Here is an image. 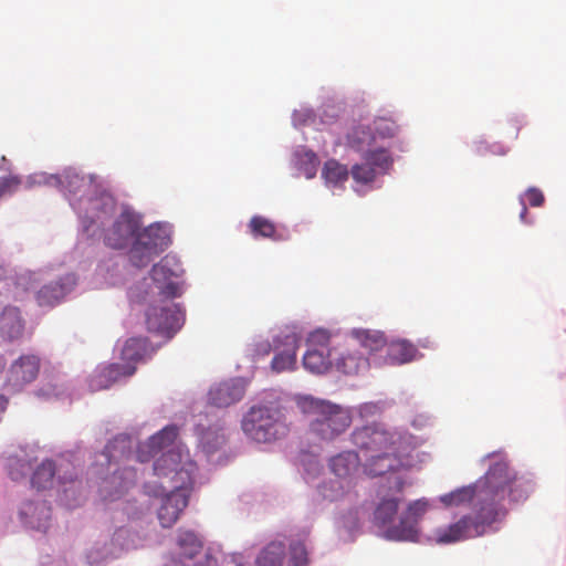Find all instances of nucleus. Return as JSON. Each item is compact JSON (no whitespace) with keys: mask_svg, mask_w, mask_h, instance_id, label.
<instances>
[{"mask_svg":"<svg viewBox=\"0 0 566 566\" xmlns=\"http://www.w3.org/2000/svg\"><path fill=\"white\" fill-rule=\"evenodd\" d=\"M139 228V218L125 210L115 220L112 228L107 230L104 238L105 244L113 249H123L133 237L136 238Z\"/></svg>","mask_w":566,"mask_h":566,"instance_id":"15","label":"nucleus"},{"mask_svg":"<svg viewBox=\"0 0 566 566\" xmlns=\"http://www.w3.org/2000/svg\"><path fill=\"white\" fill-rule=\"evenodd\" d=\"M331 471L340 479H349L360 467V459L355 451H344L329 460Z\"/></svg>","mask_w":566,"mask_h":566,"instance_id":"28","label":"nucleus"},{"mask_svg":"<svg viewBox=\"0 0 566 566\" xmlns=\"http://www.w3.org/2000/svg\"><path fill=\"white\" fill-rule=\"evenodd\" d=\"M69 482H73V476L67 478Z\"/></svg>","mask_w":566,"mask_h":566,"instance_id":"53","label":"nucleus"},{"mask_svg":"<svg viewBox=\"0 0 566 566\" xmlns=\"http://www.w3.org/2000/svg\"><path fill=\"white\" fill-rule=\"evenodd\" d=\"M526 198L532 207H541L544 203V195L537 188H530L526 191Z\"/></svg>","mask_w":566,"mask_h":566,"instance_id":"43","label":"nucleus"},{"mask_svg":"<svg viewBox=\"0 0 566 566\" xmlns=\"http://www.w3.org/2000/svg\"><path fill=\"white\" fill-rule=\"evenodd\" d=\"M25 474V471H21V473H14L13 471H10V475H11V479L12 480H18L20 478V475H24Z\"/></svg>","mask_w":566,"mask_h":566,"instance_id":"50","label":"nucleus"},{"mask_svg":"<svg viewBox=\"0 0 566 566\" xmlns=\"http://www.w3.org/2000/svg\"><path fill=\"white\" fill-rule=\"evenodd\" d=\"M0 400L6 405L7 400L3 397H0Z\"/></svg>","mask_w":566,"mask_h":566,"instance_id":"52","label":"nucleus"},{"mask_svg":"<svg viewBox=\"0 0 566 566\" xmlns=\"http://www.w3.org/2000/svg\"><path fill=\"white\" fill-rule=\"evenodd\" d=\"M56 469L52 461L46 460L34 471L31 483L38 490H45L53 485Z\"/></svg>","mask_w":566,"mask_h":566,"instance_id":"36","label":"nucleus"},{"mask_svg":"<svg viewBox=\"0 0 566 566\" xmlns=\"http://www.w3.org/2000/svg\"><path fill=\"white\" fill-rule=\"evenodd\" d=\"M412 481L405 476H396L394 482H391V491L396 493H401L406 486H411Z\"/></svg>","mask_w":566,"mask_h":566,"instance_id":"45","label":"nucleus"},{"mask_svg":"<svg viewBox=\"0 0 566 566\" xmlns=\"http://www.w3.org/2000/svg\"><path fill=\"white\" fill-rule=\"evenodd\" d=\"M376 138L365 127H357L348 135V145L365 154L366 164L355 165L352 176L355 181L368 184L374 180L377 172H386L389 165V155L386 149H371Z\"/></svg>","mask_w":566,"mask_h":566,"instance_id":"4","label":"nucleus"},{"mask_svg":"<svg viewBox=\"0 0 566 566\" xmlns=\"http://www.w3.org/2000/svg\"><path fill=\"white\" fill-rule=\"evenodd\" d=\"M40 371V358L35 355H22L10 367L7 386L12 391H19L32 382Z\"/></svg>","mask_w":566,"mask_h":566,"instance_id":"17","label":"nucleus"},{"mask_svg":"<svg viewBox=\"0 0 566 566\" xmlns=\"http://www.w3.org/2000/svg\"><path fill=\"white\" fill-rule=\"evenodd\" d=\"M170 244L167 227L154 223L137 232L136 239L129 250V260L136 268L147 266L155 256Z\"/></svg>","mask_w":566,"mask_h":566,"instance_id":"7","label":"nucleus"},{"mask_svg":"<svg viewBox=\"0 0 566 566\" xmlns=\"http://www.w3.org/2000/svg\"><path fill=\"white\" fill-rule=\"evenodd\" d=\"M4 274L3 266L0 264V277Z\"/></svg>","mask_w":566,"mask_h":566,"instance_id":"51","label":"nucleus"},{"mask_svg":"<svg viewBox=\"0 0 566 566\" xmlns=\"http://www.w3.org/2000/svg\"><path fill=\"white\" fill-rule=\"evenodd\" d=\"M184 312L177 304L164 302L151 305L146 312L147 329L166 337H171L184 324Z\"/></svg>","mask_w":566,"mask_h":566,"instance_id":"11","label":"nucleus"},{"mask_svg":"<svg viewBox=\"0 0 566 566\" xmlns=\"http://www.w3.org/2000/svg\"><path fill=\"white\" fill-rule=\"evenodd\" d=\"M22 521L31 528L45 530L51 517V509L44 502H25L20 509Z\"/></svg>","mask_w":566,"mask_h":566,"instance_id":"26","label":"nucleus"},{"mask_svg":"<svg viewBox=\"0 0 566 566\" xmlns=\"http://www.w3.org/2000/svg\"><path fill=\"white\" fill-rule=\"evenodd\" d=\"M154 472L159 479L165 480L160 483L159 490L153 492L155 496H163L157 513L158 520L163 527H171L188 505L197 464L188 451L177 448L164 452L155 461Z\"/></svg>","mask_w":566,"mask_h":566,"instance_id":"1","label":"nucleus"},{"mask_svg":"<svg viewBox=\"0 0 566 566\" xmlns=\"http://www.w3.org/2000/svg\"><path fill=\"white\" fill-rule=\"evenodd\" d=\"M184 273L180 261L171 254L165 255L151 269V279L159 289V295L165 300H171L181 295V285L170 281L171 277H178Z\"/></svg>","mask_w":566,"mask_h":566,"instance_id":"14","label":"nucleus"},{"mask_svg":"<svg viewBox=\"0 0 566 566\" xmlns=\"http://www.w3.org/2000/svg\"><path fill=\"white\" fill-rule=\"evenodd\" d=\"M297 407L307 419L308 433L318 441L335 440L353 421L348 408L329 400L305 396L297 399Z\"/></svg>","mask_w":566,"mask_h":566,"instance_id":"3","label":"nucleus"},{"mask_svg":"<svg viewBox=\"0 0 566 566\" xmlns=\"http://www.w3.org/2000/svg\"><path fill=\"white\" fill-rule=\"evenodd\" d=\"M301 335L294 331L286 329L276 337V342L283 345L272 359V369L276 373L294 370L296 366V352L300 347Z\"/></svg>","mask_w":566,"mask_h":566,"instance_id":"19","label":"nucleus"},{"mask_svg":"<svg viewBox=\"0 0 566 566\" xmlns=\"http://www.w3.org/2000/svg\"><path fill=\"white\" fill-rule=\"evenodd\" d=\"M526 216H527V208L526 206L523 203V207H522V210H521V213H520V219L522 222L524 223H527L528 221L526 220Z\"/></svg>","mask_w":566,"mask_h":566,"instance_id":"48","label":"nucleus"},{"mask_svg":"<svg viewBox=\"0 0 566 566\" xmlns=\"http://www.w3.org/2000/svg\"><path fill=\"white\" fill-rule=\"evenodd\" d=\"M244 394V380L242 378H233L212 387L208 394V401L214 407L226 408L240 401Z\"/></svg>","mask_w":566,"mask_h":566,"instance_id":"20","label":"nucleus"},{"mask_svg":"<svg viewBox=\"0 0 566 566\" xmlns=\"http://www.w3.org/2000/svg\"><path fill=\"white\" fill-rule=\"evenodd\" d=\"M322 176L327 182L338 185L347 180L348 170L345 165L335 159H329L324 165Z\"/></svg>","mask_w":566,"mask_h":566,"instance_id":"38","label":"nucleus"},{"mask_svg":"<svg viewBox=\"0 0 566 566\" xmlns=\"http://www.w3.org/2000/svg\"><path fill=\"white\" fill-rule=\"evenodd\" d=\"M75 285L76 276L72 273L66 274L59 281L42 286L36 293V301L40 306H53Z\"/></svg>","mask_w":566,"mask_h":566,"instance_id":"22","label":"nucleus"},{"mask_svg":"<svg viewBox=\"0 0 566 566\" xmlns=\"http://www.w3.org/2000/svg\"><path fill=\"white\" fill-rule=\"evenodd\" d=\"M430 506L426 497L410 502L399 515L398 523L391 525V541L417 542L420 535L419 523Z\"/></svg>","mask_w":566,"mask_h":566,"instance_id":"10","label":"nucleus"},{"mask_svg":"<svg viewBox=\"0 0 566 566\" xmlns=\"http://www.w3.org/2000/svg\"><path fill=\"white\" fill-rule=\"evenodd\" d=\"M333 366L345 375H357L368 367L367 358L356 348H344L334 357Z\"/></svg>","mask_w":566,"mask_h":566,"instance_id":"25","label":"nucleus"},{"mask_svg":"<svg viewBox=\"0 0 566 566\" xmlns=\"http://www.w3.org/2000/svg\"><path fill=\"white\" fill-rule=\"evenodd\" d=\"M150 344L146 337H130L126 340L120 358L124 365H133L143 360L149 353Z\"/></svg>","mask_w":566,"mask_h":566,"instance_id":"30","label":"nucleus"},{"mask_svg":"<svg viewBox=\"0 0 566 566\" xmlns=\"http://www.w3.org/2000/svg\"><path fill=\"white\" fill-rule=\"evenodd\" d=\"M178 437L176 426H167L158 433L151 436L148 441L138 448L137 458L140 462H147L157 452L169 447Z\"/></svg>","mask_w":566,"mask_h":566,"instance_id":"23","label":"nucleus"},{"mask_svg":"<svg viewBox=\"0 0 566 566\" xmlns=\"http://www.w3.org/2000/svg\"><path fill=\"white\" fill-rule=\"evenodd\" d=\"M130 449V438L127 436H118L105 447L104 454L111 463L113 460L128 459Z\"/></svg>","mask_w":566,"mask_h":566,"instance_id":"35","label":"nucleus"},{"mask_svg":"<svg viewBox=\"0 0 566 566\" xmlns=\"http://www.w3.org/2000/svg\"><path fill=\"white\" fill-rule=\"evenodd\" d=\"M20 184L19 179L15 177H4L0 178V198L10 192L13 188H15Z\"/></svg>","mask_w":566,"mask_h":566,"instance_id":"44","label":"nucleus"},{"mask_svg":"<svg viewBox=\"0 0 566 566\" xmlns=\"http://www.w3.org/2000/svg\"><path fill=\"white\" fill-rule=\"evenodd\" d=\"M308 549L304 541L294 539L290 543L287 566H307Z\"/></svg>","mask_w":566,"mask_h":566,"instance_id":"39","label":"nucleus"},{"mask_svg":"<svg viewBox=\"0 0 566 566\" xmlns=\"http://www.w3.org/2000/svg\"><path fill=\"white\" fill-rule=\"evenodd\" d=\"M136 371L133 365L108 364L98 367L90 377L88 386L92 391L109 388L120 377H129Z\"/></svg>","mask_w":566,"mask_h":566,"instance_id":"21","label":"nucleus"},{"mask_svg":"<svg viewBox=\"0 0 566 566\" xmlns=\"http://www.w3.org/2000/svg\"><path fill=\"white\" fill-rule=\"evenodd\" d=\"M354 336L358 344L369 352H377L386 345V337L380 332L356 331Z\"/></svg>","mask_w":566,"mask_h":566,"instance_id":"37","label":"nucleus"},{"mask_svg":"<svg viewBox=\"0 0 566 566\" xmlns=\"http://www.w3.org/2000/svg\"><path fill=\"white\" fill-rule=\"evenodd\" d=\"M286 547L282 541H272L264 546L255 559V566H282Z\"/></svg>","mask_w":566,"mask_h":566,"instance_id":"32","label":"nucleus"},{"mask_svg":"<svg viewBox=\"0 0 566 566\" xmlns=\"http://www.w3.org/2000/svg\"><path fill=\"white\" fill-rule=\"evenodd\" d=\"M400 502H401L400 497L394 496L391 494V500H390V503H391V514L398 511V506H399Z\"/></svg>","mask_w":566,"mask_h":566,"instance_id":"47","label":"nucleus"},{"mask_svg":"<svg viewBox=\"0 0 566 566\" xmlns=\"http://www.w3.org/2000/svg\"><path fill=\"white\" fill-rule=\"evenodd\" d=\"M202 542L190 531H180L177 536L176 548L169 554L164 566H218L217 559L210 554H205L202 559L195 560L201 554ZM240 554L233 555L237 566H242L239 562Z\"/></svg>","mask_w":566,"mask_h":566,"instance_id":"8","label":"nucleus"},{"mask_svg":"<svg viewBox=\"0 0 566 566\" xmlns=\"http://www.w3.org/2000/svg\"><path fill=\"white\" fill-rule=\"evenodd\" d=\"M489 468L483 476L476 481L479 488V501L484 503L481 509L496 511V522L506 514L503 506L505 499L512 502L525 501L533 490L530 479L518 474L502 454H488Z\"/></svg>","mask_w":566,"mask_h":566,"instance_id":"2","label":"nucleus"},{"mask_svg":"<svg viewBox=\"0 0 566 566\" xmlns=\"http://www.w3.org/2000/svg\"><path fill=\"white\" fill-rule=\"evenodd\" d=\"M39 396H44V397H51V396H57V392H53L51 394L50 391H46L44 390L43 388L39 390Z\"/></svg>","mask_w":566,"mask_h":566,"instance_id":"49","label":"nucleus"},{"mask_svg":"<svg viewBox=\"0 0 566 566\" xmlns=\"http://www.w3.org/2000/svg\"><path fill=\"white\" fill-rule=\"evenodd\" d=\"M202 442L205 444V448H207V452H212L213 449L218 448L224 442V437L222 434L216 436V444L213 447H208V433L202 437Z\"/></svg>","mask_w":566,"mask_h":566,"instance_id":"46","label":"nucleus"},{"mask_svg":"<svg viewBox=\"0 0 566 566\" xmlns=\"http://www.w3.org/2000/svg\"><path fill=\"white\" fill-rule=\"evenodd\" d=\"M248 228L253 238L279 239L275 224L265 217L253 216L248 223Z\"/></svg>","mask_w":566,"mask_h":566,"instance_id":"33","label":"nucleus"},{"mask_svg":"<svg viewBox=\"0 0 566 566\" xmlns=\"http://www.w3.org/2000/svg\"><path fill=\"white\" fill-rule=\"evenodd\" d=\"M133 534L128 528L119 527L116 530L112 537V545L119 551L128 549L133 546Z\"/></svg>","mask_w":566,"mask_h":566,"instance_id":"42","label":"nucleus"},{"mask_svg":"<svg viewBox=\"0 0 566 566\" xmlns=\"http://www.w3.org/2000/svg\"><path fill=\"white\" fill-rule=\"evenodd\" d=\"M45 184L61 187L69 193V200L74 208V201L83 200L92 193H97L102 182L93 175H80L75 171H65L61 176H50L44 180Z\"/></svg>","mask_w":566,"mask_h":566,"instance_id":"13","label":"nucleus"},{"mask_svg":"<svg viewBox=\"0 0 566 566\" xmlns=\"http://www.w3.org/2000/svg\"><path fill=\"white\" fill-rule=\"evenodd\" d=\"M363 470L369 478L382 476L389 472L388 453H370L363 464Z\"/></svg>","mask_w":566,"mask_h":566,"instance_id":"34","label":"nucleus"},{"mask_svg":"<svg viewBox=\"0 0 566 566\" xmlns=\"http://www.w3.org/2000/svg\"><path fill=\"white\" fill-rule=\"evenodd\" d=\"M136 483V471L132 468H124L115 471L109 479L104 482L103 491L115 488V492H108L105 499L116 500Z\"/></svg>","mask_w":566,"mask_h":566,"instance_id":"27","label":"nucleus"},{"mask_svg":"<svg viewBox=\"0 0 566 566\" xmlns=\"http://www.w3.org/2000/svg\"><path fill=\"white\" fill-rule=\"evenodd\" d=\"M23 332V322L17 307H7L0 316L1 335L13 340L19 338Z\"/></svg>","mask_w":566,"mask_h":566,"instance_id":"29","label":"nucleus"},{"mask_svg":"<svg viewBox=\"0 0 566 566\" xmlns=\"http://www.w3.org/2000/svg\"><path fill=\"white\" fill-rule=\"evenodd\" d=\"M353 443L370 453H388L389 434L384 427L378 424H369L357 428L352 433Z\"/></svg>","mask_w":566,"mask_h":566,"instance_id":"16","label":"nucleus"},{"mask_svg":"<svg viewBox=\"0 0 566 566\" xmlns=\"http://www.w3.org/2000/svg\"><path fill=\"white\" fill-rule=\"evenodd\" d=\"M496 523V511L481 509L473 515H463L455 523L434 531V541L438 544H452L468 538L479 537Z\"/></svg>","mask_w":566,"mask_h":566,"instance_id":"6","label":"nucleus"},{"mask_svg":"<svg viewBox=\"0 0 566 566\" xmlns=\"http://www.w3.org/2000/svg\"><path fill=\"white\" fill-rule=\"evenodd\" d=\"M391 473L409 471L419 462L417 441L411 434L399 436L391 443Z\"/></svg>","mask_w":566,"mask_h":566,"instance_id":"18","label":"nucleus"},{"mask_svg":"<svg viewBox=\"0 0 566 566\" xmlns=\"http://www.w3.org/2000/svg\"><path fill=\"white\" fill-rule=\"evenodd\" d=\"M374 523L380 528V535L389 538V502L382 499L381 503L376 507L374 513Z\"/></svg>","mask_w":566,"mask_h":566,"instance_id":"40","label":"nucleus"},{"mask_svg":"<svg viewBox=\"0 0 566 566\" xmlns=\"http://www.w3.org/2000/svg\"><path fill=\"white\" fill-rule=\"evenodd\" d=\"M331 336L326 331L318 329L308 337V349L303 356V366L312 374L322 375L332 367V349L329 348Z\"/></svg>","mask_w":566,"mask_h":566,"instance_id":"12","label":"nucleus"},{"mask_svg":"<svg viewBox=\"0 0 566 566\" xmlns=\"http://www.w3.org/2000/svg\"><path fill=\"white\" fill-rule=\"evenodd\" d=\"M241 427L248 438L259 443L275 441L289 432L281 412L269 407H252L243 417Z\"/></svg>","mask_w":566,"mask_h":566,"instance_id":"5","label":"nucleus"},{"mask_svg":"<svg viewBox=\"0 0 566 566\" xmlns=\"http://www.w3.org/2000/svg\"><path fill=\"white\" fill-rule=\"evenodd\" d=\"M439 501L446 507H458L467 504H473V514L484 505L479 501V488L476 482L470 485L458 488L449 493L439 497Z\"/></svg>","mask_w":566,"mask_h":566,"instance_id":"24","label":"nucleus"},{"mask_svg":"<svg viewBox=\"0 0 566 566\" xmlns=\"http://www.w3.org/2000/svg\"><path fill=\"white\" fill-rule=\"evenodd\" d=\"M422 357L416 345L410 340L398 338L391 340V365H403Z\"/></svg>","mask_w":566,"mask_h":566,"instance_id":"31","label":"nucleus"},{"mask_svg":"<svg viewBox=\"0 0 566 566\" xmlns=\"http://www.w3.org/2000/svg\"><path fill=\"white\" fill-rule=\"evenodd\" d=\"M117 552L115 549H109L106 545H101L96 543L93 545L86 553V559L90 565H97L109 556H116Z\"/></svg>","mask_w":566,"mask_h":566,"instance_id":"41","label":"nucleus"},{"mask_svg":"<svg viewBox=\"0 0 566 566\" xmlns=\"http://www.w3.org/2000/svg\"><path fill=\"white\" fill-rule=\"evenodd\" d=\"M74 210L83 220L86 230L94 223L103 224L108 220L116 210L115 198L104 189L103 185L99 186L97 193H92L83 200V196L77 201H74Z\"/></svg>","mask_w":566,"mask_h":566,"instance_id":"9","label":"nucleus"}]
</instances>
